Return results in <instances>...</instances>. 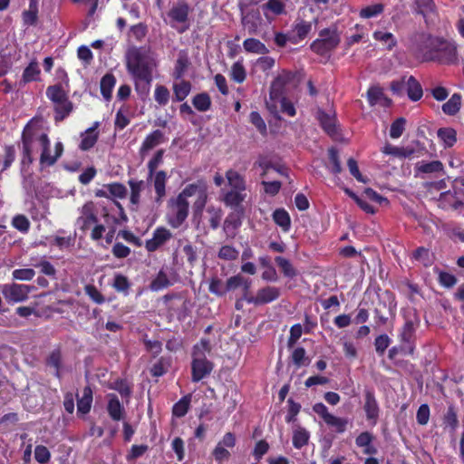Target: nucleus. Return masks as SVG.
Here are the masks:
<instances>
[{
  "mask_svg": "<svg viewBox=\"0 0 464 464\" xmlns=\"http://www.w3.org/2000/svg\"><path fill=\"white\" fill-rule=\"evenodd\" d=\"M422 62L450 65L458 63L457 45L442 37L427 36L419 47Z\"/></svg>",
  "mask_w": 464,
  "mask_h": 464,
  "instance_id": "f257e3e1",
  "label": "nucleus"
},
{
  "mask_svg": "<svg viewBox=\"0 0 464 464\" xmlns=\"http://www.w3.org/2000/svg\"><path fill=\"white\" fill-rule=\"evenodd\" d=\"M126 67L134 80L135 91L140 96H147L150 92L152 70L144 56L137 48L128 52Z\"/></svg>",
  "mask_w": 464,
  "mask_h": 464,
  "instance_id": "f03ea898",
  "label": "nucleus"
},
{
  "mask_svg": "<svg viewBox=\"0 0 464 464\" xmlns=\"http://www.w3.org/2000/svg\"><path fill=\"white\" fill-rule=\"evenodd\" d=\"M42 134L46 133L42 131L41 127L37 125L34 119L30 120L24 126L21 136V165L23 169L28 168L34 162V148L36 142L40 144V137Z\"/></svg>",
  "mask_w": 464,
  "mask_h": 464,
  "instance_id": "7ed1b4c3",
  "label": "nucleus"
},
{
  "mask_svg": "<svg viewBox=\"0 0 464 464\" xmlns=\"http://www.w3.org/2000/svg\"><path fill=\"white\" fill-rule=\"evenodd\" d=\"M164 150H159L148 162V179L153 178V186L156 193V201L160 202L166 196V183L168 175L165 170H158L157 168L162 163Z\"/></svg>",
  "mask_w": 464,
  "mask_h": 464,
  "instance_id": "20e7f679",
  "label": "nucleus"
},
{
  "mask_svg": "<svg viewBox=\"0 0 464 464\" xmlns=\"http://www.w3.org/2000/svg\"><path fill=\"white\" fill-rule=\"evenodd\" d=\"M46 96L53 103H63V107L53 108L55 122L63 121L72 111L73 104L60 83L48 86Z\"/></svg>",
  "mask_w": 464,
  "mask_h": 464,
  "instance_id": "39448f33",
  "label": "nucleus"
},
{
  "mask_svg": "<svg viewBox=\"0 0 464 464\" xmlns=\"http://www.w3.org/2000/svg\"><path fill=\"white\" fill-rule=\"evenodd\" d=\"M340 42V34L335 26L324 28L319 32V38L313 41L310 49L316 54L324 56L334 50Z\"/></svg>",
  "mask_w": 464,
  "mask_h": 464,
  "instance_id": "423d86ee",
  "label": "nucleus"
},
{
  "mask_svg": "<svg viewBox=\"0 0 464 464\" xmlns=\"http://www.w3.org/2000/svg\"><path fill=\"white\" fill-rule=\"evenodd\" d=\"M189 5L185 1H179L168 12L169 25L178 33L183 34L189 28L188 15Z\"/></svg>",
  "mask_w": 464,
  "mask_h": 464,
  "instance_id": "0eeeda50",
  "label": "nucleus"
},
{
  "mask_svg": "<svg viewBox=\"0 0 464 464\" xmlns=\"http://www.w3.org/2000/svg\"><path fill=\"white\" fill-rule=\"evenodd\" d=\"M313 411L322 418L328 427L333 428L336 433L341 434L346 430L349 420L330 413L323 402L314 404Z\"/></svg>",
  "mask_w": 464,
  "mask_h": 464,
  "instance_id": "6e6552de",
  "label": "nucleus"
},
{
  "mask_svg": "<svg viewBox=\"0 0 464 464\" xmlns=\"http://www.w3.org/2000/svg\"><path fill=\"white\" fill-rule=\"evenodd\" d=\"M169 207L172 209L173 216L169 218V224L174 227H179L188 216L189 204L188 201L181 197H176L169 201Z\"/></svg>",
  "mask_w": 464,
  "mask_h": 464,
  "instance_id": "1a4fd4ad",
  "label": "nucleus"
},
{
  "mask_svg": "<svg viewBox=\"0 0 464 464\" xmlns=\"http://www.w3.org/2000/svg\"><path fill=\"white\" fill-rule=\"evenodd\" d=\"M400 343L408 351V355L412 356L416 350V326L411 320H406L399 331Z\"/></svg>",
  "mask_w": 464,
  "mask_h": 464,
  "instance_id": "9d476101",
  "label": "nucleus"
},
{
  "mask_svg": "<svg viewBox=\"0 0 464 464\" xmlns=\"http://www.w3.org/2000/svg\"><path fill=\"white\" fill-rule=\"evenodd\" d=\"M33 286L20 284L4 285L2 295L9 303H19L28 299Z\"/></svg>",
  "mask_w": 464,
  "mask_h": 464,
  "instance_id": "9b49d317",
  "label": "nucleus"
},
{
  "mask_svg": "<svg viewBox=\"0 0 464 464\" xmlns=\"http://www.w3.org/2000/svg\"><path fill=\"white\" fill-rule=\"evenodd\" d=\"M363 411L366 420L372 424L376 425L380 416V406L372 389L364 390Z\"/></svg>",
  "mask_w": 464,
  "mask_h": 464,
  "instance_id": "f8f14e48",
  "label": "nucleus"
},
{
  "mask_svg": "<svg viewBox=\"0 0 464 464\" xmlns=\"http://www.w3.org/2000/svg\"><path fill=\"white\" fill-rule=\"evenodd\" d=\"M280 296V290L276 286L267 285L260 288L255 296L246 297L247 303L256 306L269 304Z\"/></svg>",
  "mask_w": 464,
  "mask_h": 464,
  "instance_id": "ddd939ff",
  "label": "nucleus"
},
{
  "mask_svg": "<svg viewBox=\"0 0 464 464\" xmlns=\"http://www.w3.org/2000/svg\"><path fill=\"white\" fill-rule=\"evenodd\" d=\"M172 237V233L165 227H158L152 234V237L145 242L148 252H155Z\"/></svg>",
  "mask_w": 464,
  "mask_h": 464,
  "instance_id": "4468645a",
  "label": "nucleus"
},
{
  "mask_svg": "<svg viewBox=\"0 0 464 464\" xmlns=\"http://www.w3.org/2000/svg\"><path fill=\"white\" fill-rule=\"evenodd\" d=\"M214 363L204 359H192L191 362V380L193 382H198L211 373Z\"/></svg>",
  "mask_w": 464,
  "mask_h": 464,
  "instance_id": "2eb2a0df",
  "label": "nucleus"
},
{
  "mask_svg": "<svg viewBox=\"0 0 464 464\" xmlns=\"http://www.w3.org/2000/svg\"><path fill=\"white\" fill-rule=\"evenodd\" d=\"M94 204L92 201L86 202L82 208V216L78 218L81 223L82 231L88 230L92 224L98 222V218L94 211Z\"/></svg>",
  "mask_w": 464,
  "mask_h": 464,
  "instance_id": "dca6fc26",
  "label": "nucleus"
},
{
  "mask_svg": "<svg viewBox=\"0 0 464 464\" xmlns=\"http://www.w3.org/2000/svg\"><path fill=\"white\" fill-rule=\"evenodd\" d=\"M374 435L370 431H362L355 438V445L362 449L365 455H375L378 452L377 448L372 444Z\"/></svg>",
  "mask_w": 464,
  "mask_h": 464,
  "instance_id": "f3484780",
  "label": "nucleus"
},
{
  "mask_svg": "<svg viewBox=\"0 0 464 464\" xmlns=\"http://www.w3.org/2000/svg\"><path fill=\"white\" fill-rule=\"evenodd\" d=\"M415 177L420 174H434V173H444L443 163L439 160L432 161H419L414 166Z\"/></svg>",
  "mask_w": 464,
  "mask_h": 464,
  "instance_id": "a211bd4d",
  "label": "nucleus"
},
{
  "mask_svg": "<svg viewBox=\"0 0 464 464\" xmlns=\"http://www.w3.org/2000/svg\"><path fill=\"white\" fill-rule=\"evenodd\" d=\"M322 129L330 136L337 133L335 113H327L322 109L317 110L316 116Z\"/></svg>",
  "mask_w": 464,
  "mask_h": 464,
  "instance_id": "6ab92c4d",
  "label": "nucleus"
},
{
  "mask_svg": "<svg viewBox=\"0 0 464 464\" xmlns=\"http://www.w3.org/2000/svg\"><path fill=\"white\" fill-rule=\"evenodd\" d=\"M164 141V134L160 130H155L146 136L144 139L139 153L141 158H144L145 154L154 149L159 144Z\"/></svg>",
  "mask_w": 464,
  "mask_h": 464,
  "instance_id": "aec40b11",
  "label": "nucleus"
},
{
  "mask_svg": "<svg viewBox=\"0 0 464 464\" xmlns=\"http://www.w3.org/2000/svg\"><path fill=\"white\" fill-rule=\"evenodd\" d=\"M243 213V208L240 211H234L229 213L223 225V229L227 237H234L237 234V230L240 227L242 224L241 216Z\"/></svg>",
  "mask_w": 464,
  "mask_h": 464,
  "instance_id": "412c9836",
  "label": "nucleus"
},
{
  "mask_svg": "<svg viewBox=\"0 0 464 464\" xmlns=\"http://www.w3.org/2000/svg\"><path fill=\"white\" fill-rule=\"evenodd\" d=\"M288 79L279 75L271 83L269 91V99L273 102L281 101L285 97V85Z\"/></svg>",
  "mask_w": 464,
  "mask_h": 464,
  "instance_id": "4be33fe9",
  "label": "nucleus"
},
{
  "mask_svg": "<svg viewBox=\"0 0 464 464\" xmlns=\"http://www.w3.org/2000/svg\"><path fill=\"white\" fill-rule=\"evenodd\" d=\"M45 364L47 367L53 369V375L57 379H62V368H63V353L60 347L53 349L45 359Z\"/></svg>",
  "mask_w": 464,
  "mask_h": 464,
  "instance_id": "5701e85b",
  "label": "nucleus"
},
{
  "mask_svg": "<svg viewBox=\"0 0 464 464\" xmlns=\"http://www.w3.org/2000/svg\"><path fill=\"white\" fill-rule=\"evenodd\" d=\"M50 139L46 134H42L40 137V147L42 149V152L40 155V164L43 167H50L56 163V160L54 155L52 156L50 153Z\"/></svg>",
  "mask_w": 464,
  "mask_h": 464,
  "instance_id": "b1692460",
  "label": "nucleus"
},
{
  "mask_svg": "<svg viewBox=\"0 0 464 464\" xmlns=\"http://www.w3.org/2000/svg\"><path fill=\"white\" fill-rule=\"evenodd\" d=\"M41 70L36 60H33L24 68L22 78L19 82L20 86H24L32 82L40 81Z\"/></svg>",
  "mask_w": 464,
  "mask_h": 464,
  "instance_id": "393cba45",
  "label": "nucleus"
},
{
  "mask_svg": "<svg viewBox=\"0 0 464 464\" xmlns=\"http://www.w3.org/2000/svg\"><path fill=\"white\" fill-rule=\"evenodd\" d=\"M176 282V279L169 278L166 271L160 269L151 280L149 287L152 292H159L173 285Z\"/></svg>",
  "mask_w": 464,
  "mask_h": 464,
  "instance_id": "a878e982",
  "label": "nucleus"
},
{
  "mask_svg": "<svg viewBox=\"0 0 464 464\" xmlns=\"http://www.w3.org/2000/svg\"><path fill=\"white\" fill-rule=\"evenodd\" d=\"M464 205L463 201L457 198L456 192L448 190L440 195L439 206L443 209H459Z\"/></svg>",
  "mask_w": 464,
  "mask_h": 464,
  "instance_id": "bb28decb",
  "label": "nucleus"
},
{
  "mask_svg": "<svg viewBox=\"0 0 464 464\" xmlns=\"http://www.w3.org/2000/svg\"><path fill=\"white\" fill-rule=\"evenodd\" d=\"M191 82L187 80H181L179 82H174L173 89V98L172 101L175 102H183L191 92Z\"/></svg>",
  "mask_w": 464,
  "mask_h": 464,
  "instance_id": "cd10ccee",
  "label": "nucleus"
},
{
  "mask_svg": "<svg viewBox=\"0 0 464 464\" xmlns=\"http://www.w3.org/2000/svg\"><path fill=\"white\" fill-rule=\"evenodd\" d=\"M107 411L109 416L115 421H119L123 418L124 409L115 394L109 395Z\"/></svg>",
  "mask_w": 464,
  "mask_h": 464,
  "instance_id": "c85d7f7f",
  "label": "nucleus"
},
{
  "mask_svg": "<svg viewBox=\"0 0 464 464\" xmlns=\"http://www.w3.org/2000/svg\"><path fill=\"white\" fill-rule=\"evenodd\" d=\"M261 9L266 19H269L268 13L274 15H282L285 14V5L282 0H268L262 5Z\"/></svg>",
  "mask_w": 464,
  "mask_h": 464,
  "instance_id": "c756f323",
  "label": "nucleus"
},
{
  "mask_svg": "<svg viewBox=\"0 0 464 464\" xmlns=\"http://www.w3.org/2000/svg\"><path fill=\"white\" fill-rule=\"evenodd\" d=\"M406 91L409 99L412 102H418L423 95L420 83L412 75H411L406 82Z\"/></svg>",
  "mask_w": 464,
  "mask_h": 464,
  "instance_id": "7c9ffc66",
  "label": "nucleus"
},
{
  "mask_svg": "<svg viewBox=\"0 0 464 464\" xmlns=\"http://www.w3.org/2000/svg\"><path fill=\"white\" fill-rule=\"evenodd\" d=\"M367 100L371 106H374L383 101L384 105H390L392 101L387 98L379 86H372L367 91Z\"/></svg>",
  "mask_w": 464,
  "mask_h": 464,
  "instance_id": "2f4dec72",
  "label": "nucleus"
},
{
  "mask_svg": "<svg viewBox=\"0 0 464 464\" xmlns=\"http://www.w3.org/2000/svg\"><path fill=\"white\" fill-rule=\"evenodd\" d=\"M243 47L246 53H250L265 55L269 53L266 44L256 38H246L243 42Z\"/></svg>",
  "mask_w": 464,
  "mask_h": 464,
  "instance_id": "473e14b6",
  "label": "nucleus"
},
{
  "mask_svg": "<svg viewBox=\"0 0 464 464\" xmlns=\"http://www.w3.org/2000/svg\"><path fill=\"white\" fill-rule=\"evenodd\" d=\"M116 84V78L112 73H106L101 79L100 88L101 93L105 101L109 102L111 99L112 90Z\"/></svg>",
  "mask_w": 464,
  "mask_h": 464,
  "instance_id": "72a5a7b5",
  "label": "nucleus"
},
{
  "mask_svg": "<svg viewBox=\"0 0 464 464\" xmlns=\"http://www.w3.org/2000/svg\"><path fill=\"white\" fill-rule=\"evenodd\" d=\"M226 178L228 185L231 187V190H246V181L242 175L237 171L230 169L226 172Z\"/></svg>",
  "mask_w": 464,
  "mask_h": 464,
  "instance_id": "f704fd0d",
  "label": "nucleus"
},
{
  "mask_svg": "<svg viewBox=\"0 0 464 464\" xmlns=\"http://www.w3.org/2000/svg\"><path fill=\"white\" fill-rule=\"evenodd\" d=\"M245 191L228 190L223 196V202L226 206L231 208H238L246 198Z\"/></svg>",
  "mask_w": 464,
  "mask_h": 464,
  "instance_id": "c9c22d12",
  "label": "nucleus"
},
{
  "mask_svg": "<svg viewBox=\"0 0 464 464\" xmlns=\"http://www.w3.org/2000/svg\"><path fill=\"white\" fill-rule=\"evenodd\" d=\"M462 96L460 93H454L451 95L450 100L446 102L441 109L446 115L454 116L456 115L461 107Z\"/></svg>",
  "mask_w": 464,
  "mask_h": 464,
  "instance_id": "e433bc0d",
  "label": "nucleus"
},
{
  "mask_svg": "<svg viewBox=\"0 0 464 464\" xmlns=\"http://www.w3.org/2000/svg\"><path fill=\"white\" fill-rule=\"evenodd\" d=\"M111 286L114 288L116 292L127 296L130 294L131 283L130 282L129 278L126 276L121 273H117L114 275Z\"/></svg>",
  "mask_w": 464,
  "mask_h": 464,
  "instance_id": "4c0bfd02",
  "label": "nucleus"
},
{
  "mask_svg": "<svg viewBox=\"0 0 464 464\" xmlns=\"http://www.w3.org/2000/svg\"><path fill=\"white\" fill-rule=\"evenodd\" d=\"M274 222L279 226L283 231L287 232L291 227V218L285 208H277L272 215Z\"/></svg>",
  "mask_w": 464,
  "mask_h": 464,
  "instance_id": "58836bf2",
  "label": "nucleus"
},
{
  "mask_svg": "<svg viewBox=\"0 0 464 464\" xmlns=\"http://www.w3.org/2000/svg\"><path fill=\"white\" fill-rule=\"evenodd\" d=\"M309 439L310 433L308 430H306V429L298 426L296 429L294 430L292 441L293 446L295 449L300 450L305 445H307L309 442Z\"/></svg>",
  "mask_w": 464,
  "mask_h": 464,
  "instance_id": "ea45409f",
  "label": "nucleus"
},
{
  "mask_svg": "<svg viewBox=\"0 0 464 464\" xmlns=\"http://www.w3.org/2000/svg\"><path fill=\"white\" fill-rule=\"evenodd\" d=\"M92 402V390L90 386H85L82 391V397L77 401L78 411L86 414L91 411Z\"/></svg>",
  "mask_w": 464,
  "mask_h": 464,
  "instance_id": "a19ab883",
  "label": "nucleus"
},
{
  "mask_svg": "<svg viewBox=\"0 0 464 464\" xmlns=\"http://www.w3.org/2000/svg\"><path fill=\"white\" fill-rule=\"evenodd\" d=\"M437 135L445 148H451L457 142V132L452 128H440Z\"/></svg>",
  "mask_w": 464,
  "mask_h": 464,
  "instance_id": "79ce46f5",
  "label": "nucleus"
},
{
  "mask_svg": "<svg viewBox=\"0 0 464 464\" xmlns=\"http://www.w3.org/2000/svg\"><path fill=\"white\" fill-rule=\"evenodd\" d=\"M192 104L196 110L204 112L211 108V98L208 92H200L192 98Z\"/></svg>",
  "mask_w": 464,
  "mask_h": 464,
  "instance_id": "37998d69",
  "label": "nucleus"
},
{
  "mask_svg": "<svg viewBox=\"0 0 464 464\" xmlns=\"http://www.w3.org/2000/svg\"><path fill=\"white\" fill-rule=\"evenodd\" d=\"M372 36L376 41L382 43L389 51L392 50L397 45L395 36L390 32L375 31Z\"/></svg>",
  "mask_w": 464,
  "mask_h": 464,
  "instance_id": "c03bdc74",
  "label": "nucleus"
},
{
  "mask_svg": "<svg viewBox=\"0 0 464 464\" xmlns=\"http://www.w3.org/2000/svg\"><path fill=\"white\" fill-rule=\"evenodd\" d=\"M191 395L188 394L183 396L179 401H177L172 407V415L177 418L184 417L190 406Z\"/></svg>",
  "mask_w": 464,
  "mask_h": 464,
  "instance_id": "a18cd8bd",
  "label": "nucleus"
},
{
  "mask_svg": "<svg viewBox=\"0 0 464 464\" xmlns=\"http://www.w3.org/2000/svg\"><path fill=\"white\" fill-rule=\"evenodd\" d=\"M443 425L449 427L451 431H455L459 427V419L457 410L454 405H450L442 419Z\"/></svg>",
  "mask_w": 464,
  "mask_h": 464,
  "instance_id": "49530a36",
  "label": "nucleus"
},
{
  "mask_svg": "<svg viewBox=\"0 0 464 464\" xmlns=\"http://www.w3.org/2000/svg\"><path fill=\"white\" fill-rule=\"evenodd\" d=\"M211 352V345L208 339L202 338L192 348V359H204L207 358L206 353Z\"/></svg>",
  "mask_w": 464,
  "mask_h": 464,
  "instance_id": "de8ad7c7",
  "label": "nucleus"
},
{
  "mask_svg": "<svg viewBox=\"0 0 464 464\" xmlns=\"http://www.w3.org/2000/svg\"><path fill=\"white\" fill-rule=\"evenodd\" d=\"M96 126L93 128H90L86 130V134L82 137L81 143L79 148L85 151L92 149L98 140V133L94 132Z\"/></svg>",
  "mask_w": 464,
  "mask_h": 464,
  "instance_id": "09e8293b",
  "label": "nucleus"
},
{
  "mask_svg": "<svg viewBox=\"0 0 464 464\" xmlns=\"http://www.w3.org/2000/svg\"><path fill=\"white\" fill-rule=\"evenodd\" d=\"M275 261L285 277L294 278L296 276L297 272L288 259L278 256L275 258Z\"/></svg>",
  "mask_w": 464,
  "mask_h": 464,
  "instance_id": "8fccbe9b",
  "label": "nucleus"
},
{
  "mask_svg": "<svg viewBox=\"0 0 464 464\" xmlns=\"http://www.w3.org/2000/svg\"><path fill=\"white\" fill-rule=\"evenodd\" d=\"M312 30V24L310 22L301 20L293 26V31L295 33V40L297 43L304 40Z\"/></svg>",
  "mask_w": 464,
  "mask_h": 464,
  "instance_id": "3c124183",
  "label": "nucleus"
},
{
  "mask_svg": "<svg viewBox=\"0 0 464 464\" xmlns=\"http://www.w3.org/2000/svg\"><path fill=\"white\" fill-rule=\"evenodd\" d=\"M189 65L188 58L186 55H179L176 61L174 71H173V78L175 80H182L188 67Z\"/></svg>",
  "mask_w": 464,
  "mask_h": 464,
  "instance_id": "603ef678",
  "label": "nucleus"
},
{
  "mask_svg": "<svg viewBox=\"0 0 464 464\" xmlns=\"http://www.w3.org/2000/svg\"><path fill=\"white\" fill-rule=\"evenodd\" d=\"M328 157L331 165L328 167L329 170L334 175L340 174L343 169L339 159L338 150L334 147L330 148L328 150Z\"/></svg>",
  "mask_w": 464,
  "mask_h": 464,
  "instance_id": "864d4df0",
  "label": "nucleus"
},
{
  "mask_svg": "<svg viewBox=\"0 0 464 464\" xmlns=\"http://www.w3.org/2000/svg\"><path fill=\"white\" fill-rule=\"evenodd\" d=\"M226 286V282H223L218 276H214L209 281L208 291L217 296H224L227 293Z\"/></svg>",
  "mask_w": 464,
  "mask_h": 464,
  "instance_id": "5fc2aeb1",
  "label": "nucleus"
},
{
  "mask_svg": "<svg viewBox=\"0 0 464 464\" xmlns=\"http://www.w3.org/2000/svg\"><path fill=\"white\" fill-rule=\"evenodd\" d=\"M255 167H258L262 169V177H265L271 169H275L280 174L283 173L280 168L274 165L271 160H269L266 156H259L257 160L255 162Z\"/></svg>",
  "mask_w": 464,
  "mask_h": 464,
  "instance_id": "6e6d98bb",
  "label": "nucleus"
},
{
  "mask_svg": "<svg viewBox=\"0 0 464 464\" xmlns=\"http://www.w3.org/2000/svg\"><path fill=\"white\" fill-rule=\"evenodd\" d=\"M384 11V5L381 3L374 4L371 5H367L361 9L360 11V17L364 19H369L375 17L381 14H382Z\"/></svg>",
  "mask_w": 464,
  "mask_h": 464,
  "instance_id": "4d7b16f0",
  "label": "nucleus"
},
{
  "mask_svg": "<svg viewBox=\"0 0 464 464\" xmlns=\"http://www.w3.org/2000/svg\"><path fill=\"white\" fill-rule=\"evenodd\" d=\"M412 258L421 263L426 267L431 266L432 264L430 250L424 246L416 248L412 253Z\"/></svg>",
  "mask_w": 464,
  "mask_h": 464,
  "instance_id": "13d9d810",
  "label": "nucleus"
},
{
  "mask_svg": "<svg viewBox=\"0 0 464 464\" xmlns=\"http://www.w3.org/2000/svg\"><path fill=\"white\" fill-rule=\"evenodd\" d=\"M110 388L117 391L124 398H130L132 392L128 381L121 378L116 379Z\"/></svg>",
  "mask_w": 464,
  "mask_h": 464,
  "instance_id": "bf43d9fd",
  "label": "nucleus"
},
{
  "mask_svg": "<svg viewBox=\"0 0 464 464\" xmlns=\"http://www.w3.org/2000/svg\"><path fill=\"white\" fill-rule=\"evenodd\" d=\"M417 6V13L424 17L436 12V5L433 0H414Z\"/></svg>",
  "mask_w": 464,
  "mask_h": 464,
  "instance_id": "052dcab7",
  "label": "nucleus"
},
{
  "mask_svg": "<svg viewBox=\"0 0 464 464\" xmlns=\"http://www.w3.org/2000/svg\"><path fill=\"white\" fill-rule=\"evenodd\" d=\"M201 189H206L203 182L192 183L186 186L183 190L177 196L188 200V198L198 196Z\"/></svg>",
  "mask_w": 464,
  "mask_h": 464,
  "instance_id": "680f3d73",
  "label": "nucleus"
},
{
  "mask_svg": "<svg viewBox=\"0 0 464 464\" xmlns=\"http://www.w3.org/2000/svg\"><path fill=\"white\" fill-rule=\"evenodd\" d=\"M231 79L237 82L242 83L246 78V72L242 62H236L231 67L230 72Z\"/></svg>",
  "mask_w": 464,
  "mask_h": 464,
  "instance_id": "e2e57ef3",
  "label": "nucleus"
},
{
  "mask_svg": "<svg viewBox=\"0 0 464 464\" xmlns=\"http://www.w3.org/2000/svg\"><path fill=\"white\" fill-rule=\"evenodd\" d=\"M392 343V339L386 334H380L374 339L375 352L379 356H382Z\"/></svg>",
  "mask_w": 464,
  "mask_h": 464,
  "instance_id": "0e129e2a",
  "label": "nucleus"
},
{
  "mask_svg": "<svg viewBox=\"0 0 464 464\" xmlns=\"http://www.w3.org/2000/svg\"><path fill=\"white\" fill-rule=\"evenodd\" d=\"M35 268H38L40 272L51 278H56V269L54 266L46 260L45 258H42L39 262L33 264Z\"/></svg>",
  "mask_w": 464,
  "mask_h": 464,
  "instance_id": "69168bd1",
  "label": "nucleus"
},
{
  "mask_svg": "<svg viewBox=\"0 0 464 464\" xmlns=\"http://www.w3.org/2000/svg\"><path fill=\"white\" fill-rule=\"evenodd\" d=\"M12 226L21 233L26 234L30 229L31 223L26 216L17 214L12 219Z\"/></svg>",
  "mask_w": 464,
  "mask_h": 464,
  "instance_id": "338daca9",
  "label": "nucleus"
},
{
  "mask_svg": "<svg viewBox=\"0 0 464 464\" xmlns=\"http://www.w3.org/2000/svg\"><path fill=\"white\" fill-rule=\"evenodd\" d=\"M170 93L164 85H157L154 91V99L160 106H165L169 101Z\"/></svg>",
  "mask_w": 464,
  "mask_h": 464,
  "instance_id": "774afa93",
  "label": "nucleus"
}]
</instances>
